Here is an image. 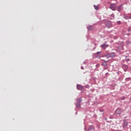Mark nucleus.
Returning a JSON list of instances; mask_svg holds the SVG:
<instances>
[{"mask_svg":"<svg viewBox=\"0 0 131 131\" xmlns=\"http://www.w3.org/2000/svg\"><path fill=\"white\" fill-rule=\"evenodd\" d=\"M115 56V52H112L110 53H107L105 57H108V58H114V57Z\"/></svg>","mask_w":131,"mask_h":131,"instance_id":"f257e3e1","label":"nucleus"},{"mask_svg":"<svg viewBox=\"0 0 131 131\" xmlns=\"http://www.w3.org/2000/svg\"><path fill=\"white\" fill-rule=\"evenodd\" d=\"M121 115V108H118L114 114V115Z\"/></svg>","mask_w":131,"mask_h":131,"instance_id":"f03ea898","label":"nucleus"},{"mask_svg":"<svg viewBox=\"0 0 131 131\" xmlns=\"http://www.w3.org/2000/svg\"><path fill=\"white\" fill-rule=\"evenodd\" d=\"M110 9H111V10H112V11H116V5H115V4H111L110 7Z\"/></svg>","mask_w":131,"mask_h":131,"instance_id":"7ed1b4c3","label":"nucleus"},{"mask_svg":"<svg viewBox=\"0 0 131 131\" xmlns=\"http://www.w3.org/2000/svg\"><path fill=\"white\" fill-rule=\"evenodd\" d=\"M106 26L107 28H111V27H112V23H111V21H107L106 24Z\"/></svg>","mask_w":131,"mask_h":131,"instance_id":"20e7f679","label":"nucleus"},{"mask_svg":"<svg viewBox=\"0 0 131 131\" xmlns=\"http://www.w3.org/2000/svg\"><path fill=\"white\" fill-rule=\"evenodd\" d=\"M109 47V45L104 43L100 46V47L101 49H103V50H105L106 48H108Z\"/></svg>","mask_w":131,"mask_h":131,"instance_id":"39448f33","label":"nucleus"},{"mask_svg":"<svg viewBox=\"0 0 131 131\" xmlns=\"http://www.w3.org/2000/svg\"><path fill=\"white\" fill-rule=\"evenodd\" d=\"M77 90H78L79 91H82V90H83V86L80 85V84H77Z\"/></svg>","mask_w":131,"mask_h":131,"instance_id":"423d86ee","label":"nucleus"},{"mask_svg":"<svg viewBox=\"0 0 131 131\" xmlns=\"http://www.w3.org/2000/svg\"><path fill=\"white\" fill-rule=\"evenodd\" d=\"M123 123L124 125H123V128H124V127H126V126L128 125V123H127V122H126V120H123Z\"/></svg>","mask_w":131,"mask_h":131,"instance_id":"0eeeda50","label":"nucleus"},{"mask_svg":"<svg viewBox=\"0 0 131 131\" xmlns=\"http://www.w3.org/2000/svg\"><path fill=\"white\" fill-rule=\"evenodd\" d=\"M77 103L80 104L82 102V98L81 97L79 98L78 99H76Z\"/></svg>","mask_w":131,"mask_h":131,"instance_id":"6e6552de","label":"nucleus"},{"mask_svg":"<svg viewBox=\"0 0 131 131\" xmlns=\"http://www.w3.org/2000/svg\"><path fill=\"white\" fill-rule=\"evenodd\" d=\"M90 130H95V127L93 125H90L88 128V131H90Z\"/></svg>","mask_w":131,"mask_h":131,"instance_id":"1a4fd4ad","label":"nucleus"},{"mask_svg":"<svg viewBox=\"0 0 131 131\" xmlns=\"http://www.w3.org/2000/svg\"><path fill=\"white\" fill-rule=\"evenodd\" d=\"M103 62L102 63V66H108V63H107V61L105 60H103Z\"/></svg>","mask_w":131,"mask_h":131,"instance_id":"9d476101","label":"nucleus"},{"mask_svg":"<svg viewBox=\"0 0 131 131\" xmlns=\"http://www.w3.org/2000/svg\"><path fill=\"white\" fill-rule=\"evenodd\" d=\"M122 6H123V5L122 4L117 7V10L118 11V12H120V11H121V7H122Z\"/></svg>","mask_w":131,"mask_h":131,"instance_id":"9b49d317","label":"nucleus"},{"mask_svg":"<svg viewBox=\"0 0 131 131\" xmlns=\"http://www.w3.org/2000/svg\"><path fill=\"white\" fill-rule=\"evenodd\" d=\"M76 108H77L78 109H80L81 107V105L80 104V103H76Z\"/></svg>","mask_w":131,"mask_h":131,"instance_id":"f8f14e48","label":"nucleus"},{"mask_svg":"<svg viewBox=\"0 0 131 131\" xmlns=\"http://www.w3.org/2000/svg\"><path fill=\"white\" fill-rule=\"evenodd\" d=\"M87 29H88V30H92L93 29V27H92V26H89L87 27Z\"/></svg>","mask_w":131,"mask_h":131,"instance_id":"ddd939ff","label":"nucleus"},{"mask_svg":"<svg viewBox=\"0 0 131 131\" xmlns=\"http://www.w3.org/2000/svg\"><path fill=\"white\" fill-rule=\"evenodd\" d=\"M111 17H112V19H114V18H115V16L114 15V14H111Z\"/></svg>","mask_w":131,"mask_h":131,"instance_id":"4468645a","label":"nucleus"},{"mask_svg":"<svg viewBox=\"0 0 131 131\" xmlns=\"http://www.w3.org/2000/svg\"><path fill=\"white\" fill-rule=\"evenodd\" d=\"M124 18L126 20H128V19H129V16H124Z\"/></svg>","mask_w":131,"mask_h":131,"instance_id":"2eb2a0df","label":"nucleus"},{"mask_svg":"<svg viewBox=\"0 0 131 131\" xmlns=\"http://www.w3.org/2000/svg\"><path fill=\"white\" fill-rule=\"evenodd\" d=\"M95 7V10H98L99 9V7L96 5H94Z\"/></svg>","mask_w":131,"mask_h":131,"instance_id":"dca6fc26","label":"nucleus"},{"mask_svg":"<svg viewBox=\"0 0 131 131\" xmlns=\"http://www.w3.org/2000/svg\"><path fill=\"white\" fill-rule=\"evenodd\" d=\"M117 24H118L119 25H120V24H121V21H117Z\"/></svg>","mask_w":131,"mask_h":131,"instance_id":"f3484780","label":"nucleus"},{"mask_svg":"<svg viewBox=\"0 0 131 131\" xmlns=\"http://www.w3.org/2000/svg\"><path fill=\"white\" fill-rule=\"evenodd\" d=\"M125 97L124 96H123L121 98V100H125Z\"/></svg>","mask_w":131,"mask_h":131,"instance_id":"a211bd4d","label":"nucleus"},{"mask_svg":"<svg viewBox=\"0 0 131 131\" xmlns=\"http://www.w3.org/2000/svg\"><path fill=\"white\" fill-rule=\"evenodd\" d=\"M124 67L125 68V69H127V68H128V67L126 65L124 66Z\"/></svg>","mask_w":131,"mask_h":131,"instance_id":"6ab92c4d","label":"nucleus"},{"mask_svg":"<svg viewBox=\"0 0 131 131\" xmlns=\"http://www.w3.org/2000/svg\"><path fill=\"white\" fill-rule=\"evenodd\" d=\"M130 31H131V29L128 28V32H130Z\"/></svg>","mask_w":131,"mask_h":131,"instance_id":"aec40b11","label":"nucleus"},{"mask_svg":"<svg viewBox=\"0 0 131 131\" xmlns=\"http://www.w3.org/2000/svg\"><path fill=\"white\" fill-rule=\"evenodd\" d=\"M109 74V73H105V76H108V75Z\"/></svg>","mask_w":131,"mask_h":131,"instance_id":"412c9836","label":"nucleus"},{"mask_svg":"<svg viewBox=\"0 0 131 131\" xmlns=\"http://www.w3.org/2000/svg\"><path fill=\"white\" fill-rule=\"evenodd\" d=\"M126 61H127V62L129 61V58H127V59H126Z\"/></svg>","mask_w":131,"mask_h":131,"instance_id":"4be33fe9","label":"nucleus"},{"mask_svg":"<svg viewBox=\"0 0 131 131\" xmlns=\"http://www.w3.org/2000/svg\"><path fill=\"white\" fill-rule=\"evenodd\" d=\"M110 119H113V118H112V116L110 117Z\"/></svg>","mask_w":131,"mask_h":131,"instance_id":"5701e85b","label":"nucleus"},{"mask_svg":"<svg viewBox=\"0 0 131 131\" xmlns=\"http://www.w3.org/2000/svg\"><path fill=\"white\" fill-rule=\"evenodd\" d=\"M84 130H85V131H86V126H85V127H84Z\"/></svg>","mask_w":131,"mask_h":131,"instance_id":"b1692460","label":"nucleus"},{"mask_svg":"<svg viewBox=\"0 0 131 131\" xmlns=\"http://www.w3.org/2000/svg\"><path fill=\"white\" fill-rule=\"evenodd\" d=\"M97 54H101V52H97Z\"/></svg>","mask_w":131,"mask_h":131,"instance_id":"393cba45","label":"nucleus"},{"mask_svg":"<svg viewBox=\"0 0 131 131\" xmlns=\"http://www.w3.org/2000/svg\"><path fill=\"white\" fill-rule=\"evenodd\" d=\"M81 69L83 70L84 69L83 67H81Z\"/></svg>","mask_w":131,"mask_h":131,"instance_id":"a878e982","label":"nucleus"},{"mask_svg":"<svg viewBox=\"0 0 131 131\" xmlns=\"http://www.w3.org/2000/svg\"><path fill=\"white\" fill-rule=\"evenodd\" d=\"M114 131H121V130H114Z\"/></svg>","mask_w":131,"mask_h":131,"instance_id":"bb28decb","label":"nucleus"},{"mask_svg":"<svg viewBox=\"0 0 131 131\" xmlns=\"http://www.w3.org/2000/svg\"><path fill=\"white\" fill-rule=\"evenodd\" d=\"M104 120H105L106 121H107V118H105L104 119Z\"/></svg>","mask_w":131,"mask_h":131,"instance_id":"cd10ccee","label":"nucleus"},{"mask_svg":"<svg viewBox=\"0 0 131 131\" xmlns=\"http://www.w3.org/2000/svg\"><path fill=\"white\" fill-rule=\"evenodd\" d=\"M117 74H119L120 72H117Z\"/></svg>","mask_w":131,"mask_h":131,"instance_id":"c85d7f7f","label":"nucleus"},{"mask_svg":"<svg viewBox=\"0 0 131 131\" xmlns=\"http://www.w3.org/2000/svg\"><path fill=\"white\" fill-rule=\"evenodd\" d=\"M85 61H84L83 62V64H85Z\"/></svg>","mask_w":131,"mask_h":131,"instance_id":"c756f323","label":"nucleus"},{"mask_svg":"<svg viewBox=\"0 0 131 131\" xmlns=\"http://www.w3.org/2000/svg\"><path fill=\"white\" fill-rule=\"evenodd\" d=\"M124 71H125V72H126V70L124 69Z\"/></svg>","mask_w":131,"mask_h":131,"instance_id":"7c9ffc66","label":"nucleus"},{"mask_svg":"<svg viewBox=\"0 0 131 131\" xmlns=\"http://www.w3.org/2000/svg\"><path fill=\"white\" fill-rule=\"evenodd\" d=\"M130 78H127L126 79H130Z\"/></svg>","mask_w":131,"mask_h":131,"instance_id":"2f4dec72","label":"nucleus"},{"mask_svg":"<svg viewBox=\"0 0 131 131\" xmlns=\"http://www.w3.org/2000/svg\"><path fill=\"white\" fill-rule=\"evenodd\" d=\"M129 34H130V33H127V35H129Z\"/></svg>","mask_w":131,"mask_h":131,"instance_id":"473e14b6","label":"nucleus"},{"mask_svg":"<svg viewBox=\"0 0 131 131\" xmlns=\"http://www.w3.org/2000/svg\"><path fill=\"white\" fill-rule=\"evenodd\" d=\"M129 100L130 101H131V97L129 98Z\"/></svg>","mask_w":131,"mask_h":131,"instance_id":"72a5a7b5","label":"nucleus"},{"mask_svg":"<svg viewBox=\"0 0 131 131\" xmlns=\"http://www.w3.org/2000/svg\"><path fill=\"white\" fill-rule=\"evenodd\" d=\"M75 114H77V113H75Z\"/></svg>","mask_w":131,"mask_h":131,"instance_id":"f704fd0d","label":"nucleus"},{"mask_svg":"<svg viewBox=\"0 0 131 131\" xmlns=\"http://www.w3.org/2000/svg\"><path fill=\"white\" fill-rule=\"evenodd\" d=\"M107 122H109V121H107Z\"/></svg>","mask_w":131,"mask_h":131,"instance_id":"c9c22d12","label":"nucleus"}]
</instances>
